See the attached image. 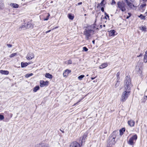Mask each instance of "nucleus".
I'll use <instances>...</instances> for the list:
<instances>
[{"label":"nucleus","mask_w":147,"mask_h":147,"mask_svg":"<svg viewBox=\"0 0 147 147\" xmlns=\"http://www.w3.org/2000/svg\"><path fill=\"white\" fill-rule=\"evenodd\" d=\"M61 131L62 132H63H63H63V131H62L61 130Z\"/></svg>","instance_id":"obj_61"},{"label":"nucleus","mask_w":147,"mask_h":147,"mask_svg":"<svg viewBox=\"0 0 147 147\" xmlns=\"http://www.w3.org/2000/svg\"><path fill=\"white\" fill-rule=\"evenodd\" d=\"M65 64H66L69 65V64H71L72 61L71 60H69L68 61H67L65 62Z\"/></svg>","instance_id":"obj_27"},{"label":"nucleus","mask_w":147,"mask_h":147,"mask_svg":"<svg viewBox=\"0 0 147 147\" xmlns=\"http://www.w3.org/2000/svg\"><path fill=\"white\" fill-rule=\"evenodd\" d=\"M39 86H36V87H35L34 89H33V91L34 92H36L38 90H39Z\"/></svg>","instance_id":"obj_26"},{"label":"nucleus","mask_w":147,"mask_h":147,"mask_svg":"<svg viewBox=\"0 0 147 147\" xmlns=\"http://www.w3.org/2000/svg\"><path fill=\"white\" fill-rule=\"evenodd\" d=\"M83 51H87L88 49L86 47H84L83 48Z\"/></svg>","instance_id":"obj_34"},{"label":"nucleus","mask_w":147,"mask_h":147,"mask_svg":"<svg viewBox=\"0 0 147 147\" xmlns=\"http://www.w3.org/2000/svg\"><path fill=\"white\" fill-rule=\"evenodd\" d=\"M17 54L16 53H13L11 54L9 56L10 57H12L14 56H15Z\"/></svg>","instance_id":"obj_33"},{"label":"nucleus","mask_w":147,"mask_h":147,"mask_svg":"<svg viewBox=\"0 0 147 147\" xmlns=\"http://www.w3.org/2000/svg\"><path fill=\"white\" fill-rule=\"evenodd\" d=\"M145 14L147 15V11L145 13Z\"/></svg>","instance_id":"obj_56"},{"label":"nucleus","mask_w":147,"mask_h":147,"mask_svg":"<svg viewBox=\"0 0 147 147\" xmlns=\"http://www.w3.org/2000/svg\"><path fill=\"white\" fill-rule=\"evenodd\" d=\"M123 92L121 96V100L123 102L125 101L127 99L129 95L130 91L128 90H125L123 89Z\"/></svg>","instance_id":"obj_3"},{"label":"nucleus","mask_w":147,"mask_h":147,"mask_svg":"<svg viewBox=\"0 0 147 147\" xmlns=\"http://www.w3.org/2000/svg\"><path fill=\"white\" fill-rule=\"evenodd\" d=\"M26 28H33L34 27L33 25L31 24L29 22H28L26 24Z\"/></svg>","instance_id":"obj_12"},{"label":"nucleus","mask_w":147,"mask_h":147,"mask_svg":"<svg viewBox=\"0 0 147 147\" xmlns=\"http://www.w3.org/2000/svg\"><path fill=\"white\" fill-rule=\"evenodd\" d=\"M146 26H142V28L141 29V30H142L143 31H146Z\"/></svg>","instance_id":"obj_32"},{"label":"nucleus","mask_w":147,"mask_h":147,"mask_svg":"<svg viewBox=\"0 0 147 147\" xmlns=\"http://www.w3.org/2000/svg\"><path fill=\"white\" fill-rule=\"evenodd\" d=\"M40 86L41 87H43L45 86H47L48 84V82H45L43 81H40Z\"/></svg>","instance_id":"obj_9"},{"label":"nucleus","mask_w":147,"mask_h":147,"mask_svg":"<svg viewBox=\"0 0 147 147\" xmlns=\"http://www.w3.org/2000/svg\"><path fill=\"white\" fill-rule=\"evenodd\" d=\"M117 7L119 8L122 11H124L126 10V4L123 2L119 1L117 3Z\"/></svg>","instance_id":"obj_5"},{"label":"nucleus","mask_w":147,"mask_h":147,"mask_svg":"<svg viewBox=\"0 0 147 147\" xmlns=\"http://www.w3.org/2000/svg\"><path fill=\"white\" fill-rule=\"evenodd\" d=\"M125 131V128H122L119 130L120 135H122L124 132Z\"/></svg>","instance_id":"obj_24"},{"label":"nucleus","mask_w":147,"mask_h":147,"mask_svg":"<svg viewBox=\"0 0 147 147\" xmlns=\"http://www.w3.org/2000/svg\"><path fill=\"white\" fill-rule=\"evenodd\" d=\"M119 72H118L117 74V76H119Z\"/></svg>","instance_id":"obj_45"},{"label":"nucleus","mask_w":147,"mask_h":147,"mask_svg":"<svg viewBox=\"0 0 147 147\" xmlns=\"http://www.w3.org/2000/svg\"><path fill=\"white\" fill-rule=\"evenodd\" d=\"M57 28V27H55V28H53V30L54 29H55L56 28Z\"/></svg>","instance_id":"obj_53"},{"label":"nucleus","mask_w":147,"mask_h":147,"mask_svg":"<svg viewBox=\"0 0 147 147\" xmlns=\"http://www.w3.org/2000/svg\"><path fill=\"white\" fill-rule=\"evenodd\" d=\"M115 137L110 136L107 142V146L110 147L113 145H114L115 143Z\"/></svg>","instance_id":"obj_4"},{"label":"nucleus","mask_w":147,"mask_h":147,"mask_svg":"<svg viewBox=\"0 0 147 147\" xmlns=\"http://www.w3.org/2000/svg\"><path fill=\"white\" fill-rule=\"evenodd\" d=\"M101 10L102 11L104 12V8L103 7H102L101 8Z\"/></svg>","instance_id":"obj_40"},{"label":"nucleus","mask_w":147,"mask_h":147,"mask_svg":"<svg viewBox=\"0 0 147 147\" xmlns=\"http://www.w3.org/2000/svg\"><path fill=\"white\" fill-rule=\"evenodd\" d=\"M48 19H49V18H47H47H46L45 19H44V20H48Z\"/></svg>","instance_id":"obj_47"},{"label":"nucleus","mask_w":147,"mask_h":147,"mask_svg":"<svg viewBox=\"0 0 147 147\" xmlns=\"http://www.w3.org/2000/svg\"><path fill=\"white\" fill-rule=\"evenodd\" d=\"M70 147H80V144L76 142H73L70 145Z\"/></svg>","instance_id":"obj_7"},{"label":"nucleus","mask_w":147,"mask_h":147,"mask_svg":"<svg viewBox=\"0 0 147 147\" xmlns=\"http://www.w3.org/2000/svg\"><path fill=\"white\" fill-rule=\"evenodd\" d=\"M96 78V77H94V78H92V77L91 78V79L92 80H93L95 78Z\"/></svg>","instance_id":"obj_49"},{"label":"nucleus","mask_w":147,"mask_h":147,"mask_svg":"<svg viewBox=\"0 0 147 147\" xmlns=\"http://www.w3.org/2000/svg\"><path fill=\"white\" fill-rule=\"evenodd\" d=\"M105 17L106 19H107V18H106V16H107L108 18L109 19V16L108 15V14H107V13L106 12H105Z\"/></svg>","instance_id":"obj_35"},{"label":"nucleus","mask_w":147,"mask_h":147,"mask_svg":"<svg viewBox=\"0 0 147 147\" xmlns=\"http://www.w3.org/2000/svg\"><path fill=\"white\" fill-rule=\"evenodd\" d=\"M128 14L129 15V16H130H130H131V14L130 13H128Z\"/></svg>","instance_id":"obj_54"},{"label":"nucleus","mask_w":147,"mask_h":147,"mask_svg":"<svg viewBox=\"0 0 147 147\" xmlns=\"http://www.w3.org/2000/svg\"><path fill=\"white\" fill-rule=\"evenodd\" d=\"M61 131L62 132H63H63H63V131H62L61 130Z\"/></svg>","instance_id":"obj_62"},{"label":"nucleus","mask_w":147,"mask_h":147,"mask_svg":"<svg viewBox=\"0 0 147 147\" xmlns=\"http://www.w3.org/2000/svg\"><path fill=\"white\" fill-rule=\"evenodd\" d=\"M132 86L130 76H126L124 82V89L125 90H128L130 91Z\"/></svg>","instance_id":"obj_2"},{"label":"nucleus","mask_w":147,"mask_h":147,"mask_svg":"<svg viewBox=\"0 0 147 147\" xmlns=\"http://www.w3.org/2000/svg\"><path fill=\"white\" fill-rule=\"evenodd\" d=\"M115 31L114 30H111L109 32V36H112L115 35Z\"/></svg>","instance_id":"obj_16"},{"label":"nucleus","mask_w":147,"mask_h":147,"mask_svg":"<svg viewBox=\"0 0 147 147\" xmlns=\"http://www.w3.org/2000/svg\"><path fill=\"white\" fill-rule=\"evenodd\" d=\"M105 25H103V26H104V27H105Z\"/></svg>","instance_id":"obj_59"},{"label":"nucleus","mask_w":147,"mask_h":147,"mask_svg":"<svg viewBox=\"0 0 147 147\" xmlns=\"http://www.w3.org/2000/svg\"><path fill=\"white\" fill-rule=\"evenodd\" d=\"M145 97L146 98V100L147 99V96H145Z\"/></svg>","instance_id":"obj_57"},{"label":"nucleus","mask_w":147,"mask_h":147,"mask_svg":"<svg viewBox=\"0 0 147 147\" xmlns=\"http://www.w3.org/2000/svg\"><path fill=\"white\" fill-rule=\"evenodd\" d=\"M117 132V133H118V132L116 131H113V132L112 134V135H113V134L114 135V133H116Z\"/></svg>","instance_id":"obj_42"},{"label":"nucleus","mask_w":147,"mask_h":147,"mask_svg":"<svg viewBox=\"0 0 147 147\" xmlns=\"http://www.w3.org/2000/svg\"><path fill=\"white\" fill-rule=\"evenodd\" d=\"M82 4V2H80L78 3V5H81Z\"/></svg>","instance_id":"obj_43"},{"label":"nucleus","mask_w":147,"mask_h":147,"mask_svg":"<svg viewBox=\"0 0 147 147\" xmlns=\"http://www.w3.org/2000/svg\"><path fill=\"white\" fill-rule=\"evenodd\" d=\"M49 16H50V15L49 14V15L47 17L49 18Z\"/></svg>","instance_id":"obj_58"},{"label":"nucleus","mask_w":147,"mask_h":147,"mask_svg":"<svg viewBox=\"0 0 147 147\" xmlns=\"http://www.w3.org/2000/svg\"><path fill=\"white\" fill-rule=\"evenodd\" d=\"M34 55L32 53H28L26 57V58L28 60L32 59L34 57Z\"/></svg>","instance_id":"obj_8"},{"label":"nucleus","mask_w":147,"mask_h":147,"mask_svg":"<svg viewBox=\"0 0 147 147\" xmlns=\"http://www.w3.org/2000/svg\"><path fill=\"white\" fill-rule=\"evenodd\" d=\"M106 18H107V19H108V18H107V16H106Z\"/></svg>","instance_id":"obj_63"},{"label":"nucleus","mask_w":147,"mask_h":147,"mask_svg":"<svg viewBox=\"0 0 147 147\" xmlns=\"http://www.w3.org/2000/svg\"><path fill=\"white\" fill-rule=\"evenodd\" d=\"M116 4V2L114 0H112V2L111 3L112 5H114Z\"/></svg>","instance_id":"obj_39"},{"label":"nucleus","mask_w":147,"mask_h":147,"mask_svg":"<svg viewBox=\"0 0 147 147\" xmlns=\"http://www.w3.org/2000/svg\"><path fill=\"white\" fill-rule=\"evenodd\" d=\"M68 16L69 19L71 20H73L74 18V15H72L71 13L68 14Z\"/></svg>","instance_id":"obj_23"},{"label":"nucleus","mask_w":147,"mask_h":147,"mask_svg":"<svg viewBox=\"0 0 147 147\" xmlns=\"http://www.w3.org/2000/svg\"><path fill=\"white\" fill-rule=\"evenodd\" d=\"M139 17L142 20H144L145 19V16L142 15V14H140L139 16Z\"/></svg>","instance_id":"obj_30"},{"label":"nucleus","mask_w":147,"mask_h":147,"mask_svg":"<svg viewBox=\"0 0 147 147\" xmlns=\"http://www.w3.org/2000/svg\"><path fill=\"white\" fill-rule=\"evenodd\" d=\"M51 31V30H48V31H46V33H48V32H50Z\"/></svg>","instance_id":"obj_44"},{"label":"nucleus","mask_w":147,"mask_h":147,"mask_svg":"<svg viewBox=\"0 0 147 147\" xmlns=\"http://www.w3.org/2000/svg\"><path fill=\"white\" fill-rule=\"evenodd\" d=\"M26 29V25L24 24V25H22L20 26L19 28V30H24Z\"/></svg>","instance_id":"obj_15"},{"label":"nucleus","mask_w":147,"mask_h":147,"mask_svg":"<svg viewBox=\"0 0 147 147\" xmlns=\"http://www.w3.org/2000/svg\"><path fill=\"white\" fill-rule=\"evenodd\" d=\"M33 74L32 73H30L29 74H27L25 75V77L26 78H28L30 76H32L33 75Z\"/></svg>","instance_id":"obj_29"},{"label":"nucleus","mask_w":147,"mask_h":147,"mask_svg":"<svg viewBox=\"0 0 147 147\" xmlns=\"http://www.w3.org/2000/svg\"><path fill=\"white\" fill-rule=\"evenodd\" d=\"M126 2L128 6L131 9L133 8L134 7H135L134 6V5L128 1L127 0H126Z\"/></svg>","instance_id":"obj_11"},{"label":"nucleus","mask_w":147,"mask_h":147,"mask_svg":"<svg viewBox=\"0 0 147 147\" xmlns=\"http://www.w3.org/2000/svg\"><path fill=\"white\" fill-rule=\"evenodd\" d=\"M92 43H93V44H94V43H95V40H93L92 41Z\"/></svg>","instance_id":"obj_51"},{"label":"nucleus","mask_w":147,"mask_h":147,"mask_svg":"<svg viewBox=\"0 0 147 147\" xmlns=\"http://www.w3.org/2000/svg\"><path fill=\"white\" fill-rule=\"evenodd\" d=\"M146 5V4L145 3H144L143 4H142L140 6V7L141 8H142L144 7H145Z\"/></svg>","instance_id":"obj_31"},{"label":"nucleus","mask_w":147,"mask_h":147,"mask_svg":"<svg viewBox=\"0 0 147 147\" xmlns=\"http://www.w3.org/2000/svg\"><path fill=\"white\" fill-rule=\"evenodd\" d=\"M137 136L136 134H135L129 139V140L128 142V144L130 145H133L134 142L136 141L137 139Z\"/></svg>","instance_id":"obj_6"},{"label":"nucleus","mask_w":147,"mask_h":147,"mask_svg":"<svg viewBox=\"0 0 147 147\" xmlns=\"http://www.w3.org/2000/svg\"><path fill=\"white\" fill-rule=\"evenodd\" d=\"M130 17V16H127L126 17V18L128 19Z\"/></svg>","instance_id":"obj_48"},{"label":"nucleus","mask_w":147,"mask_h":147,"mask_svg":"<svg viewBox=\"0 0 147 147\" xmlns=\"http://www.w3.org/2000/svg\"><path fill=\"white\" fill-rule=\"evenodd\" d=\"M0 73L2 74L8 75L9 74V72L6 70H0Z\"/></svg>","instance_id":"obj_14"},{"label":"nucleus","mask_w":147,"mask_h":147,"mask_svg":"<svg viewBox=\"0 0 147 147\" xmlns=\"http://www.w3.org/2000/svg\"><path fill=\"white\" fill-rule=\"evenodd\" d=\"M88 76V74L86 75V76Z\"/></svg>","instance_id":"obj_64"},{"label":"nucleus","mask_w":147,"mask_h":147,"mask_svg":"<svg viewBox=\"0 0 147 147\" xmlns=\"http://www.w3.org/2000/svg\"><path fill=\"white\" fill-rule=\"evenodd\" d=\"M28 65L27 63H23V62L21 63V66L22 67H24L27 66Z\"/></svg>","instance_id":"obj_25"},{"label":"nucleus","mask_w":147,"mask_h":147,"mask_svg":"<svg viewBox=\"0 0 147 147\" xmlns=\"http://www.w3.org/2000/svg\"><path fill=\"white\" fill-rule=\"evenodd\" d=\"M96 29H97L98 28H96L94 25L88 26L86 27L84 32V34L85 36V38L87 40L89 39L91 36L94 34Z\"/></svg>","instance_id":"obj_1"},{"label":"nucleus","mask_w":147,"mask_h":147,"mask_svg":"<svg viewBox=\"0 0 147 147\" xmlns=\"http://www.w3.org/2000/svg\"><path fill=\"white\" fill-rule=\"evenodd\" d=\"M7 45L8 46V47H11L12 46L10 44H7Z\"/></svg>","instance_id":"obj_41"},{"label":"nucleus","mask_w":147,"mask_h":147,"mask_svg":"<svg viewBox=\"0 0 147 147\" xmlns=\"http://www.w3.org/2000/svg\"><path fill=\"white\" fill-rule=\"evenodd\" d=\"M104 1H105V0H102L101 3H104Z\"/></svg>","instance_id":"obj_50"},{"label":"nucleus","mask_w":147,"mask_h":147,"mask_svg":"<svg viewBox=\"0 0 147 147\" xmlns=\"http://www.w3.org/2000/svg\"><path fill=\"white\" fill-rule=\"evenodd\" d=\"M100 5L101 6H104L105 4L104 3H100V4H98V5L97 6V7H98L99 5Z\"/></svg>","instance_id":"obj_38"},{"label":"nucleus","mask_w":147,"mask_h":147,"mask_svg":"<svg viewBox=\"0 0 147 147\" xmlns=\"http://www.w3.org/2000/svg\"><path fill=\"white\" fill-rule=\"evenodd\" d=\"M143 60L144 62H147V50L145 52Z\"/></svg>","instance_id":"obj_18"},{"label":"nucleus","mask_w":147,"mask_h":147,"mask_svg":"<svg viewBox=\"0 0 147 147\" xmlns=\"http://www.w3.org/2000/svg\"><path fill=\"white\" fill-rule=\"evenodd\" d=\"M144 99L146 100V98L145 97V96L144 97Z\"/></svg>","instance_id":"obj_60"},{"label":"nucleus","mask_w":147,"mask_h":147,"mask_svg":"<svg viewBox=\"0 0 147 147\" xmlns=\"http://www.w3.org/2000/svg\"><path fill=\"white\" fill-rule=\"evenodd\" d=\"M105 17L106 19H107V18H106V16H107L108 18L109 19V16L108 15V14H107V13L106 12H105Z\"/></svg>","instance_id":"obj_36"},{"label":"nucleus","mask_w":147,"mask_h":147,"mask_svg":"<svg viewBox=\"0 0 147 147\" xmlns=\"http://www.w3.org/2000/svg\"><path fill=\"white\" fill-rule=\"evenodd\" d=\"M107 65H108L107 63H103L100 66L99 68L100 69H103L107 67Z\"/></svg>","instance_id":"obj_17"},{"label":"nucleus","mask_w":147,"mask_h":147,"mask_svg":"<svg viewBox=\"0 0 147 147\" xmlns=\"http://www.w3.org/2000/svg\"><path fill=\"white\" fill-rule=\"evenodd\" d=\"M27 63L28 64V65H29V64H30L31 63L30 62H29Z\"/></svg>","instance_id":"obj_55"},{"label":"nucleus","mask_w":147,"mask_h":147,"mask_svg":"<svg viewBox=\"0 0 147 147\" xmlns=\"http://www.w3.org/2000/svg\"><path fill=\"white\" fill-rule=\"evenodd\" d=\"M87 137V136L86 134H84L83 135V136L82 139L81 140V144L82 145V143L83 142H84V140L86 138V137Z\"/></svg>","instance_id":"obj_21"},{"label":"nucleus","mask_w":147,"mask_h":147,"mask_svg":"<svg viewBox=\"0 0 147 147\" xmlns=\"http://www.w3.org/2000/svg\"><path fill=\"white\" fill-rule=\"evenodd\" d=\"M45 77L47 78L51 79L52 78V76L48 73H47L45 75Z\"/></svg>","instance_id":"obj_22"},{"label":"nucleus","mask_w":147,"mask_h":147,"mask_svg":"<svg viewBox=\"0 0 147 147\" xmlns=\"http://www.w3.org/2000/svg\"><path fill=\"white\" fill-rule=\"evenodd\" d=\"M71 71L68 69L65 70L63 72V75L64 77H66L68 74Z\"/></svg>","instance_id":"obj_10"},{"label":"nucleus","mask_w":147,"mask_h":147,"mask_svg":"<svg viewBox=\"0 0 147 147\" xmlns=\"http://www.w3.org/2000/svg\"><path fill=\"white\" fill-rule=\"evenodd\" d=\"M85 76L84 75H81L80 76H79V77H78V79L80 80H81L82 78L84 77Z\"/></svg>","instance_id":"obj_28"},{"label":"nucleus","mask_w":147,"mask_h":147,"mask_svg":"<svg viewBox=\"0 0 147 147\" xmlns=\"http://www.w3.org/2000/svg\"><path fill=\"white\" fill-rule=\"evenodd\" d=\"M142 54L141 53L139 56H138L137 57H140L142 56Z\"/></svg>","instance_id":"obj_46"},{"label":"nucleus","mask_w":147,"mask_h":147,"mask_svg":"<svg viewBox=\"0 0 147 147\" xmlns=\"http://www.w3.org/2000/svg\"><path fill=\"white\" fill-rule=\"evenodd\" d=\"M4 119V116L0 114V120H2Z\"/></svg>","instance_id":"obj_37"},{"label":"nucleus","mask_w":147,"mask_h":147,"mask_svg":"<svg viewBox=\"0 0 147 147\" xmlns=\"http://www.w3.org/2000/svg\"><path fill=\"white\" fill-rule=\"evenodd\" d=\"M143 2H146L147 1V0H142Z\"/></svg>","instance_id":"obj_52"},{"label":"nucleus","mask_w":147,"mask_h":147,"mask_svg":"<svg viewBox=\"0 0 147 147\" xmlns=\"http://www.w3.org/2000/svg\"><path fill=\"white\" fill-rule=\"evenodd\" d=\"M4 4L3 1L1 0H0V9H3L4 8Z\"/></svg>","instance_id":"obj_19"},{"label":"nucleus","mask_w":147,"mask_h":147,"mask_svg":"<svg viewBox=\"0 0 147 147\" xmlns=\"http://www.w3.org/2000/svg\"><path fill=\"white\" fill-rule=\"evenodd\" d=\"M128 123V124L131 127L133 126L134 125L135 122L133 120L129 121Z\"/></svg>","instance_id":"obj_13"},{"label":"nucleus","mask_w":147,"mask_h":147,"mask_svg":"<svg viewBox=\"0 0 147 147\" xmlns=\"http://www.w3.org/2000/svg\"><path fill=\"white\" fill-rule=\"evenodd\" d=\"M10 6H12L14 8H17L19 7V5L16 3H11Z\"/></svg>","instance_id":"obj_20"}]
</instances>
